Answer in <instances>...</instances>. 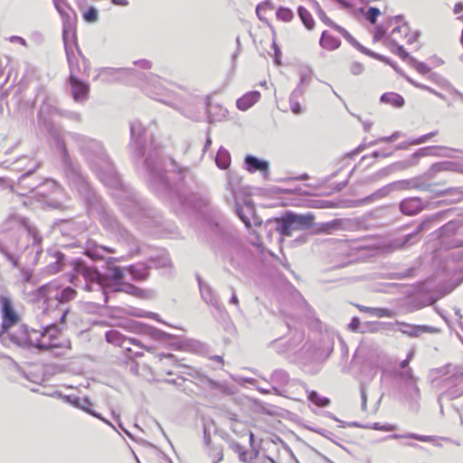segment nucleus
Here are the masks:
<instances>
[{"mask_svg":"<svg viewBox=\"0 0 463 463\" xmlns=\"http://www.w3.org/2000/svg\"><path fill=\"white\" fill-rule=\"evenodd\" d=\"M370 428L373 430H384V431H392V430H395V426H393V425H391V424L381 425L378 422L373 423V426Z\"/></svg>","mask_w":463,"mask_h":463,"instance_id":"e2e57ef3","label":"nucleus"},{"mask_svg":"<svg viewBox=\"0 0 463 463\" xmlns=\"http://www.w3.org/2000/svg\"><path fill=\"white\" fill-rule=\"evenodd\" d=\"M54 290H57V285L55 283H48L38 288L39 295L42 297H51Z\"/></svg>","mask_w":463,"mask_h":463,"instance_id":"09e8293b","label":"nucleus"},{"mask_svg":"<svg viewBox=\"0 0 463 463\" xmlns=\"http://www.w3.org/2000/svg\"><path fill=\"white\" fill-rule=\"evenodd\" d=\"M381 101L392 104L394 107L401 108L404 105V99L394 92L384 93L381 96Z\"/></svg>","mask_w":463,"mask_h":463,"instance_id":"473e14b6","label":"nucleus"},{"mask_svg":"<svg viewBox=\"0 0 463 463\" xmlns=\"http://www.w3.org/2000/svg\"><path fill=\"white\" fill-rule=\"evenodd\" d=\"M412 188L420 190V191H428L430 193H435L438 196L448 195V194H450L452 193V191H454L453 188L445 189L442 191H435L433 189V184L420 182V179H418V178L414 179Z\"/></svg>","mask_w":463,"mask_h":463,"instance_id":"a878e982","label":"nucleus"},{"mask_svg":"<svg viewBox=\"0 0 463 463\" xmlns=\"http://www.w3.org/2000/svg\"><path fill=\"white\" fill-rule=\"evenodd\" d=\"M197 280H198L202 298L207 304L212 305L217 310H220L221 309L220 304H219L217 298H215L212 288L209 285L205 284L199 276L197 277Z\"/></svg>","mask_w":463,"mask_h":463,"instance_id":"a211bd4d","label":"nucleus"},{"mask_svg":"<svg viewBox=\"0 0 463 463\" xmlns=\"http://www.w3.org/2000/svg\"><path fill=\"white\" fill-rule=\"evenodd\" d=\"M62 401L77 408L80 405V397L75 395H66L62 397Z\"/></svg>","mask_w":463,"mask_h":463,"instance_id":"052dcab7","label":"nucleus"},{"mask_svg":"<svg viewBox=\"0 0 463 463\" xmlns=\"http://www.w3.org/2000/svg\"><path fill=\"white\" fill-rule=\"evenodd\" d=\"M276 16L283 22H290L294 17V13L288 7L280 6L276 12Z\"/></svg>","mask_w":463,"mask_h":463,"instance_id":"79ce46f5","label":"nucleus"},{"mask_svg":"<svg viewBox=\"0 0 463 463\" xmlns=\"http://www.w3.org/2000/svg\"><path fill=\"white\" fill-rule=\"evenodd\" d=\"M129 70L125 68H102L99 76L102 77L104 80L110 81V78L117 80L118 75L126 74Z\"/></svg>","mask_w":463,"mask_h":463,"instance_id":"c756f323","label":"nucleus"},{"mask_svg":"<svg viewBox=\"0 0 463 463\" xmlns=\"http://www.w3.org/2000/svg\"><path fill=\"white\" fill-rule=\"evenodd\" d=\"M244 164L246 169L250 173L260 171L266 175L269 172V163L267 160L260 159L257 156L251 155L246 156L244 158Z\"/></svg>","mask_w":463,"mask_h":463,"instance_id":"2eb2a0df","label":"nucleus"},{"mask_svg":"<svg viewBox=\"0 0 463 463\" xmlns=\"http://www.w3.org/2000/svg\"><path fill=\"white\" fill-rule=\"evenodd\" d=\"M70 81L74 100L77 102L86 100L89 97L90 85L73 75L70 76Z\"/></svg>","mask_w":463,"mask_h":463,"instance_id":"ddd939ff","label":"nucleus"},{"mask_svg":"<svg viewBox=\"0 0 463 463\" xmlns=\"http://www.w3.org/2000/svg\"><path fill=\"white\" fill-rule=\"evenodd\" d=\"M275 222L276 231L283 236H291L292 231H295L288 212H286L280 218H277Z\"/></svg>","mask_w":463,"mask_h":463,"instance_id":"6ab92c4d","label":"nucleus"},{"mask_svg":"<svg viewBox=\"0 0 463 463\" xmlns=\"http://www.w3.org/2000/svg\"><path fill=\"white\" fill-rule=\"evenodd\" d=\"M460 227V223L458 221H450L443 225L439 230V234L440 237H447L451 234H454L458 229Z\"/></svg>","mask_w":463,"mask_h":463,"instance_id":"e433bc0d","label":"nucleus"},{"mask_svg":"<svg viewBox=\"0 0 463 463\" xmlns=\"http://www.w3.org/2000/svg\"><path fill=\"white\" fill-rule=\"evenodd\" d=\"M190 369L193 371V373H188V374H190L191 376L201 381L210 390L216 391L223 395H232L233 393L232 389L228 384H226L224 383L213 381V380L208 378L207 376L200 373L195 369H192V368H190Z\"/></svg>","mask_w":463,"mask_h":463,"instance_id":"9b49d317","label":"nucleus"},{"mask_svg":"<svg viewBox=\"0 0 463 463\" xmlns=\"http://www.w3.org/2000/svg\"><path fill=\"white\" fill-rule=\"evenodd\" d=\"M342 220L335 219L330 222H323L319 225L317 233L331 234L334 231L341 228Z\"/></svg>","mask_w":463,"mask_h":463,"instance_id":"72a5a7b5","label":"nucleus"},{"mask_svg":"<svg viewBox=\"0 0 463 463\" xmlns=\"http://www.w3.org/2000/svg\"><path fill=\"white\" fill-rule=\"evenodd\" d=\"M105 339L108 343L118 345L121 348H124L127 353L131 354L132 349L129 346H127L126 344L128 342V337L122 335L119 331L116 329H111L106 332Z\"/></svg>","mask_w":463,"mask_h":463,"instance_id":"f3484780","label":"nucleus"},{"mask_svg":"<svg viewBox=\"0 0 463 463\" xmlns=\"http://www.w3.org/2000/svg\"><path fill=\"white\" fill-rule=\"evenodd\" d=\"M430 222V219H426L423 222H421L412 232H411L410 234H407L402 239L401 247H404L407 244H414L416 241H418V239L413 241H412V240L416 239L418 237V235L426 229V227Z\"/></svg>","mask_w":463,"mask_h":463,"instance_id":"bb28decb","label":"nucleus"},{"mask_svg":"<svg viewBox=\"0 0 463 463\" xmlns=\"http://www.w3.org/2000/svg\"><path fill=\"white\" fill-rule=\"evenodd\" d=\"M136 330L137 333L149 335L155 340H160L166 336V334L161 330L146 325L138 324L136 326Z\"/></svg>","mask_w":463,"mask_h":463,"instance_id":"5701e85b","label":"nucleus"},{"mask_svg":"<svg viewBox=\"0 0 463 463\" xmlns=\"http://www.w3.org/2000/svg\"><path fill=\"white\" fill-rule=\"evenodd\" d=\"M99 221L105 229L114 234H119L122 237L124 236L126 230L121 227V225L110 212H109L106 208L101 207L100 211L99 212Z\"/></svg>","mask_w":463,"mask_h":463,"instance_id":"f8f14e48","label":"nucleus"},{"mask_svg":"<svg viewBox=\"0 0 463 463\" xmlns=\"http://www.w3.org/2000/svg\"><path fill=\"white\" fill-rule=\"evenodd\" d=\"M295 231L307 230L314 224L315 216L313 213L298 214L288 211Z\"/></svg>","mask_w":463,"mask_h":463,"instance_id":"4468645a","label":"nucleus"},{"mask_svg":"<svg viewBox=\"0 0 463 463\" xmlns=\"http://www.w3.org/2000/svg\"><path fill=\"white\" fill-rule=\"evenodd\" d=\"M131 145L135 149L137 157L144 156V146L146 129L140 121H134L130 126Z\"/></svg>","mask_w":463,"mask_h":463,"instance_id":"1a4fd4ad","label":"nucleus"},{"mask_svg":"<svg viewBox=\"0 0 463 463\" xmlns=\"http://www.w3.org/2000/svg\"><path fill=\"white\" fill-rule=\"evenodd\" d=\"M0 252L5 257V259L10 261L14 267L18 268L19 262L18 259L15 258L13 254H11L4 245L0 243Z\"/></svg>","mask_w":463,"mask_h":463,"instance_id":"864d4df0","label":"nucleus"},{"mask_svg":"<svg viewBox=\"0 0 463 463\" xmlns=\"http://www.w3.org/2000/svg\"><path fill=\"white\" fill-rule=\"evenodd\" d=\"M423 208V203L419 197L406 198L400 203V210L405 215H415Z\"/></svg>","mask_w":463,"mask_h":463,"instance_id":"dca6fc26","label":"nucleus"},{"mask_svg":"<svg viewBox=\"0 0 463 463\" xmlns=\"http://www.w3.org/2000/svg\"><path fill=\"white\" fill-rule=\"evenodd\" d=\"M385 33H386V31L383 26H381V25L376 26L374 29L373 40L380 41L385 35Z\"/></svg>","mask_w":463,"mask_h":463,"instance_id":"69168bd1","label":"nucleus"},{"mask_svg":"<svg viewBox=\"0 0 463 463\" xmlns=\"http://www.w3.org/2000/svg\"><path fill=\"white\" fill-rule=\"evenodd\" d=\"M308 400L318 407H326L330 403V400L326 397H321L316 391H310L307 393Z\"/></svg>","mask_w":463,"mask_h":463,"instance_id":"ea45409f","label":"nucleus"},{"mask_svg":"<svg viewBox=\"0 0 463 463\" xmlns=\"http://www.w3.org/2000/svg\"><path fill=\"white\" fill-rule=\"evenodd\" d=\"M48 334L50 335L49 341L48 342H40L35 345V347L39 350H48L51 348H59V347H68L70 348L71 343L69 340H64L62 343L56 342L57 338L54 335H52L50 334V330L48 331Z\"/></svg>","mask_w":463,"mask_h":463,"instance_id":"393cba45","label":"nucleus"},{"mask_svg":"<svg viewBox=\"0 0 463 463\" xmlns=\"http://www.w3.org/2000/svg\"><path fill=\"white\" fill-rule=\"evenodd\" d=\"M209 455L214 458L217 462H220L223 459V451L221 447H213L210 449Z\"/></svg>","mask_w":463,"mask_h":463,"instance_id":"13d9d810","label":"nucleus"},{"mask_svg":"<svg viewBox=\"0 0 463 463\" xmlns=\"http://www.w3.org/2000/svg\"><path fill=\"white\" fill-rule=\"evenodd\" d=\"M271 380L279 386H284L288 383L289 377L284 370H276L271 374Z\"/></svg>","mask_w":463,"mask_h":463,"instance_id":"a19ab883","label":"nucleus"},{"mask_svg":"<svg viewBox=\"0 0 463 463\" xmlns=\"http://www.w3.org/2000/svg\"><path fill=\"white\" fill-rule=\"evenodd\" d=\"M298 13L307 29L312 30L315 27V22L309 11L303 6H299Z\"/></svg>","mask_w":463,"mask_h":463,"instance_id":"c9c22d12","label":"nucleus"},{"mask_svg":"<svg viewBox=\"0 0 463 463\" xmlns=\"http://www.w3.org/2000/svg\"><path fill=\"white\" fill-rule=\"evenodd\" d=\"M157 357L159 358V361H163L164 359L169 360L173 364H176L178 362L175 356L173 354H165L161 353L157 354Z\"/></svg>","mask_w":463,"mask_h":463,"instance_id":"338daca9","label":"nucleus"},{"mask_svg":"<svg viewBox=\"0 0 463 463\" xmlns=\"http://www.w3.org/2000/svg\"><path fill=\"white\" fill-rule=\"evenodd\" d=\"M394 46L396 48V50H395L396 54L401 59H402L403 61H406L410 64V59H411L412 57L405 51L403 46L398 45L397 43H395Z\"/></svg>","mask_w":463,"mask_h":463,"instance_id":"6e6d98bb","label":"nucleus"},{"mask_svg":"<svg viewBox=\"0 0 463 463\" xmlns=\"http://www.w3.org/2000/svg\"><path fill=\"white\" fill-rule=\"evenodd\" d=\"M171 166L174 170L177 168L176 162L168 158L155 162L152 156L146 159V166L150 175L151 184L158 189L166 190L169 187L168 180L162 172L163 167Z\"/></svg>","mask_w":463,"mask_h":463,"instance_id":"423d86ee","label":"nucleus"},{"mask_svg":"<svg viewBox=\"0 0 463 463\" xmlns=\"http://www.w3.org/2000/svg\"><path fill=\"white\" fill-rule=\"evenodd\" d=\"M457 164L454 162L445 161L433 164L430 170L426 173V176L432 178L435 173L443 171H456Z\"/></svg>","mask_w":463,"mask_h":463,"instance_id":"b1692460","label":"nucleus"},{"mask_svg":"<svg viewBox=\"0 0 463 463\" xmlns=\"http://www.w3.org/2000/svg\"><path fill=\"white\" fill-rule=\"evenodd\" d=\"M216 165L221 169H226L231 164V156L227 149L221 146L215 157Z\"/></svg>","mask_w":463,"mask_h":463,"instance_id":"7c9ffc66","label":"nucleus"},{"mask_svg":"<svg viewBox=\"0 0 463 463\" xmlns=\"http://www.w3.org/2000/svg\"><path fill=\"white\" fill-rule=\"evenodd\" d=\"M396 325L399 326V330L410 336V337H419L424 333L428 334H438L439 333V329L430 326H417L411 325L404 322L396 321Z\"/></svg>","mask_w":463,"mask_h":463,"instance_id":"9d476101","label":"nucleus"},{"mask_svg":"<svg viewBox=\"0 0 463 463\" xmlns=\"http://www.w3.org/2000/svg\"><path fill=\"white\" fill-rule=\"evenodd\" d=\"M319 43L324 49L329 51L335 50L340 46V41L326 31L322 33Z\"/></svg>","mask_w":463,"mask_h":463,"instance_id":"c85d7f7f","label":"nucleus"},{"mask_svg":"<svg viewBox=\"0 0 463 463\" xmlns=\"http://www.w3.org/2000/svg\"><path fill=\"white\" fill-rule=\"evenodd\" d=\"M115 291H124L132 295H137L140 289L131 284H120L114 286Z\"/></svg>","mask_w":463,"mask_h":463,"instance_id":"de8ad7c7","label":"nucleus"},{"mask_svg":"<svg viewBox=\"0 0 463 463\" xmlns=\"http://www.w3.org/2000/svg\"><path fill=\"white\" fill-rule=\"evenodd\" d=\"M40 167V164L33 163V167L27 169L24 174H23L18 178V188L21 190L19 193L22 195H26L27 194L31 192H35L38 189V186L40 184L38 179H32V175L35 172L37 168Z\"/></svg>","mask_w":463,"mask_h":463,"instance_id":"6e6552de","label":"nucleus"},{"mask_svg":"<svg viewBox=\"0 0 463 463\" xmlns=\"http://www.w3.org/2000/svg\"><path fill=\"white\" fill-rule=\"evenodd\" d=\"M47 257L50 259V263L46 266V271L51 274H55L61 270L64 255L61 251H48Z\"/></svg>","mask_w":463,"mask_h":463,"instance_id":"aec40b11","label":"nucleus"},{"mask_svg":"<svg viewBox=\"0 0 463 463\" xmlns=\"http://www.w3.org/2000/svg\"><path fill=\"white\" fill-rule=\"evenodd\" d=\"M413 182H414V179L402 180V181L394 182V183L389 184V186H391V189L392 188L395 190H404V189H408L411 187L412 188Z\"/></svg>","mask_w":463,"mask_h":463,"instance_id":"8fccbe9b","label":"nucleus"},{"mask_svg":"<svg viewBox=\"0 0 463 463\" xmlns=\"http://www.w3.org/2000/svg\"><path fill=\"white\" fill-rule=\"evenodd\" d=\"M367 310L371 309L372 312L378 317H390L392 316V311L387 308H368Z\"/></svg>","mask_w":463,"mask_h":463,"instance_id":"4d7b16f0","label":"nucleus"},{"mask_svg":"<svg viewBox=\"0 0 463 463\" xmlns=\"http://www.w3.org/2000/svg\"><path fill=\"white\" fill-rule=\"evenodd\" d=\"M364 70V65L358 61H354L350 65V71L353 75H355V76L360 75L363 73Z\"/></svg>","mask_w":463,"mask_h":463,"instance_id":"bf43d9fd","label":"nucleus"},{"mask_svg":"<svg viewBox=\"0 0 463 463\" xmlns=\"http://www.w3.org/2000/svg\"><path fill=\"white\" fill-rule=\"evenodd\" d=\"M410 65L422 75H426L430 71V68L426 63L419 61L415 58L410 59Z\"/></svg>","mask_w":463,"mask_h":463,"instance_id":"c03bdc74","label":"nucleus"},{"mask_svg":"<svg viewBox=\"0 0 463 463\" xmlns=\"http://www.w3.org/2000/svg\"><path fill=\"white\" fill-rule=\"evenodd\" d=\"M76 272L87 280L96 281L99 289L102 290L103 295H105L106 301L107 297L104 289L109 280L114 281L115 285H120L124 277L123 270L118 266H115L110 262L108 263L107 274H102L97 269L88 267L82 263L76 267Z\"/></svg>","mask_w":463,"mask_h":463,"instance_id":"7ed1b4c3","label":"nucleus"},{"mask_svg":"<svg viewBox=\"0 0 463 463\" xmlns=\"http://www.w3.org/2000/svg\"><path fill=\"white\" fill-rule=\"evenodd\" d=\"M303 94V90L299 87H297L291 93L289 97V104H290V109L291 111L296 114L299 115L302 113V107L300 103L297 100V99Z\"/></svg>","mask_w":463,"mask_h":463,"instance_id":"2f4dec72","label":"nucleus"},{"mask_svg":"<svg viewBox=\"0 0 463 463\" xmlns=\"http://www.w3.org/2000/svg\"><path fill=\"white\" fill-rule=\"evenodd\" d=\"M392 437L394 438V439H401V438H403V439H416V440H419V441H423V442H430V441L433 440V437L432 436L419 435V434H415V433H408V434H405V435L393 434Z\"/></svg>","mask_w":463,"mask_h":463,"instance_id":"37998d69","label":"nucleus"},{"mask_svg":"<svg viewBox=\"0 0 463 463\" xmlns=\"http://www.w3.org/2000/svg\"><path fill=\"white\" fill-rule=\"evenodd\" d=\"M77 295V292L71 287H66L61 292H56L53 297L60 303H66L72 300Z\"/></svg>","mask_w":463,"mask_h":463,"instance_id":"f704fd0d","label":"nucleus"},{"mask_svg":"<svg viewBox=\"0 0 463 463\" xmlns=\"http://www.w3.org/2000/svg\"><path fill=\"white\" fill-rule=\"evenodd\" d=\"M415 165H416V163L414 161L406 160V161L396 162L394 164H392L391 165H392L393 173H395V172L403 171L405 169H408Z\"/></svg>","mask_w":463,"mask_h":463,"instance_id":"49530a36","label":"nucleus"},{"mask_svg":"<svg viewBox=\"0 0 463 463\" xmlns=\"http://www.w3.org/2000/svg\"><path fill=\"white\" fill-rule=\"evenodd\" d=\"M19 222L26 232V235L29 240H32V243L25 247V250L30 248L35 251V257L33 260V263L37 262L38 256L43 252L42 241L43 238L38 234V231L35 227L32 226L25 218H19Z\"/></svg>","mask_w":463,"mask_h":463,"instance_id":"0eeeda50","label":"nucleus"},{"mask_svg":"<svg viewBox=\"0 0 463 463\" xmlns=\"http://www.w3.org/2000/svg\"><path fill=\"white\" fill-rule=\"evenodd\" d=\"M438 134V131L430 132L426 135H423L413 141L411 142V145H420L427 141L430 137H432Z\"/></svg>","mask_w":463,"mask_h":463,"instance_id":"680f3d73","label":"nucleus"},{"mask_svg":"<svg viewBox=\"0 0 463 463\" xmlns=\"http://www.w3.org/2000/svg\"><path fill=\"white\" fill-rule=\"evenodd\" d=\"M122 210L132 219H137L138 213L140 211L139 205L135 201H129L128 204L120 203Z\"/></svg>","mask_w":463,"mask_h":463,"instance_id":"58836bf2","label":"nucleus"},{"mask_svg":"<svg viewBox=\"0 0 463 463\" xmlns=\"http://www.w3.org/2000/svg\"><path fill=\"white\" fill-rule=\"evenodd\" d=\"M399 377L407 386H411L414 390H418L416 387V379L413 375L411 368H408L399 373Z\"/></svg>","mask_w":463,"mask_h":463,"instance_id":"4c0bfd02","label":"nucleus"},{"mask_svg":"<svg viewBox=\"0 0 463 463\" xmlns=\"http://www.w3.org/2000/svg\"><path fill=\"white\" fill-rule=\"evenodd\" d=\"M0 310L2 315V332L0 338L2 341H5L6 338L13 344L22 346L30 347L33 346V341L28 335L27 328L22 326L16 334L9 333L8 329L16 325L19 321V316L13 307L12 300L5 296L0 297Z\"/></svg>","mask_w":463,"mask_h":463,"instance_id":"f03ea898","label":"nucleus"},{"mask_svg":"<svg viewBox=\"0 0 463 463\" xmlns=\"http://www.w3.org/2000/svg\"><path fill=\"white\" fill-rule=\"evenodd\" d=\"M381 14V11L377 7L371 6L365 14L366 19L373 24L376 23L377 17Z\"/></svg>","mask_w":463,"mask_h":463,"instance_id":"603ef678","label":"nucleus"},{"mask_svg":"<svg viewBox=\"0 0 463 463\" xmlns=\"http://www.w3.org/2000/svg\"><path fill=\"white\" fill-rule=\"evenodd\" d=\"M92 405V402L88 397L80 398V405L77 407L78 409H80L84 411L85 412L90 414L91 416L100 420L101 421L105 422L109 426H110L112 429L116 430L115 426L103 418L100 413L97 412L96 411L92 410L90 406Z\"/></svg>","mask_w":463,"mask_h":463,"instance_id":"4be33fe9","label":"nucleus"},{"mask_svg":"<svg viewBox=\"0 0 463 463\" xmlns=\"http://www.w3.org/2000/svg\"><path fill=\"white\" fill-rule=\"evenodd\" d=\"M20 275H21V279H22L23 282H24V283H30L31 282V279H32V277H33L32 270H30L28 269H24V268L21 269Z\"/></svg>","mask_w":463,"mask_h":463,"instance_id":"0e129e2a","label":"nucleus"},{"mask_svg":"<svg viewBox=\"0 0 463 463\" xmlns=\"http://www.w3.org/2000/svg\"><path fill=\"white\" fill-rule=\"evenodd\" d=\"M70 137L79 143V146L99 179L108 186L121 189L122 184L114 171L111 163L103 150L101 144L94 139L71 134Z\"/></svg>","mask_w":463,"mask_h":463,"instance_id":"f257e3e1","label":"nucleus"},{"mask_svg":"<svg viewBox=\"0 0 463 463\" xmlns=\"http://www.w3.org/2000/svg\"><path fill=\"white\" fill-rule=\"evenodd\" d=\"M393 171H392V165H388L383 169H381L380 171H378L376 174H375V177L376 178H382L383 176H387L391 174H392Z\"/></svg>","mask_w":463,"mask_h":463,"instance_id":"774afa93","label":"nucleus"},{"mask_svg":"<svg viewBox=\"0 0 463 463\" xmlns=\"http://www.w3.org/2000/svg\"><path fill=\"white\" fill-rule=\"evenodd\" d=\"M38 200L52 209H63L66 195L62 188L52 179L40 183L36 191Z\"/></svg>","mask_w":463,"mask_h":463,"instance_id":"39448f33","label":"nucleus"},{"mask_svg":"<svg viewBox=\"0 0 463 463\" xmlns=\"http://www.w3.org/2000/svg\"><path fill=\"white\" fill-rule=\"evenodd\" d=\"M84 20L88 23H95L98 20V11L95 7H90L83 14Z\"/></svg>","mask_w":463,"mask_h":463,"instance_id":"5fc2aeb1","label":"nucleus"},{"mask_svg":"<svg viewBox=\"0 0 463 463\" xmlns=\"http://www.w3.org/2000/svg\"><path fill=\"white\" fill-rule=\"evenodd\" d=\"M73 27H69L68 24L62 25V40L64 43V48L66 51L68 61H71V55L72 54V51H70L68 42H69V32L72 31Z\"/></svg>","mask_w":463,"mask_h":463,"instance_id":"a18cd8bd","label":"nucleus"},{"mask_svg":"<svg viewBox=\"0 0 463 463\" xmlns=\"http://www.w3.org/2000/svg\"><path fill=\"white\" fill-rule=\"evenodd\" d=\"M126 270L136 280H144L148 277V268L144 264L130 265L126 269Z\"/></svg>","mask_w":463,"mask_h":463,"instance_id":"cd10ccee","label":"nucleus"},{"mask_svg":"<svg viewBox=\"0 0 463 463\" xmlns=\"http://www.w3.org/2000/svg\"><path fill=\"white\" fill-rule=\"evenodd\" d=\"M260 98L259 91H250L237 99L236 105L240 110L245 111L253 106Z\"/></svg>","mask_w":463,"mask_h":463,"instance_id":"412c9836","label":"nucleus"},{"mask_svg":"<svg viewBox=\"0 0 463 463\" xmlns=\"http://www.w3.org/2000/svg\"><path fill=\"white\" fill-rule=\"evenodd\" d=\"M314 5L317 8V15L319 17V19L324 23L326 24V25L328 26H331L333 25L334 22L329 18L327 17V15L326 14V13L323 11V9L320 7L319 4L317 2V1H314Z\"/></svg>","mask_w":463,"mask_h":463,"instance_id":"3c124183","label":"nucleus"},{"mask_svg":"<svg viewBox=\"0 0 463 463\" xmlns=\"http://www.w3.org/2000/svg\"><path fill=\"white\" fill-rule=\"evenodd\" d=\"M56 146L61 154V162L70 184L78 189L80 193L88 192L89 184L80 173L78 167L73 164L65 142L61 138H57Z\"/></svg>","mask_w":463,"mask_h":463,"instance_id":"20e7f679","label":"nucleus"}]
</instances>
